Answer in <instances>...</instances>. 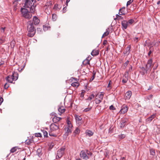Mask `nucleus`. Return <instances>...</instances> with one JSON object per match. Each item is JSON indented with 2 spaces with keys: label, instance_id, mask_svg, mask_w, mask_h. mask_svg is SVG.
<instances>
[{
  "label": "nucleus",
  "instance_id": "1",
  "mask_svg": "<svg viewBox=\"0 0 160 160\" xmlns=\"http://www.w3.org/2000/svg\"><path fill=\"white\" fill-rule=\"evenodd\" d=\"M27 31L28 35L30 37H33L35 33L36 30L33 26V23L31 21H29L27 23Z\"/></svg>",
  "mask_w": 160,
  "mask_h": 160
},
{
  "label": "nucleus",
  "instance_id": "2",
  "mask_svg": "<svg viewBox=\"0 0 160 160\" xmlns=\"http://www.w3.org/2000/svg\"><path fill=\"white\" fill-rule=\"evenodd\" d=\"M18 75L17 73H14L10 76H8L6 78V80L7 82L10 83H12L13 81H16L18 78Z\"/></svg>",
  "mask_w": 160,
  "mask_h": 160
},
{
  "label": "nucleus",
  "instance_id": "3",
  "mask_svg": "<svg viewBox=\"0 0 160 160\" xmlns=\"http://www.w3.org/2000/svg\"><path fill=\"white\" fill-rule=\"evenodd\" d=\"M21 11L22 16L26 18L29 19L32 17V15L27 9L22 8Z\"/></svg>",
  "mask_w": 160,
  "mask_h": 160
},
{
  "label": "nucleus",
  "instance_id": "4",
  "mask_svg": "<svg viewBox=\"0 0 160 160\" xmlns=\"http://www.w3.org/2000/svg\"><path fill=\"white\" fill-rule=\"evenodd\" d=\"M65 149V147L63 146L58 150L56 156V158L57 159L60 158L62 156L64 153Z\"/></svg>",
  "mask_w": 160,
  "mask_h": 160
},
{
  "label": "nucleus",
  "instance_id": "5",
  "mask_svg": "<svg viewBox=\"0 0 160 160\" xmlns=\"http://www.w3.org/2000/svg\"><path fill=\"white\" fill-rule=\"evenodd\" d=\"M50 131L51 132H55L59 129V125L55 123H52L50 126Z\"/></svg>",
  "mask_w": 160,
  "mask_h": 160
},
{
  "label": "nucleus",
  "instance_id": "6",
  "mask_svg": "<svg viewBox=\"0 0 160 160\" xmlns=\"http://www.w3.org/2000/svg\"><path fill=\"white\" fill-rule=\"evenodd\" d=\"M153 65L154 64L152 63V59H149L148 61L147 64L146 65V66L147 68V70L150 72Z\"/></svg>",
  "mask_w": 160,
  "mask_h": 160
},
{
  "label": "nucleus",
  "instance_id": "7",
  "mask_svg": "<svg viewBox=\"0 0 160 160\" xmlns=\"http://www.w3.org/2000/svg\"><path fill=\"white\" fill-rule=\"evenodd\" d=\"M128 110V106L123 105L122 107V108L119 112L120 114H123L126 113Z\"/></svg>",
  "mask_w": 160,
  "mask_h": 160
},
{
  "label": "nucleus",
  "instance_id": "8",
  "mask_svg": "<svg viewBox=\"0 0 160 160\" xmlns=\"http://www.w3.org/2000/svg\"><path fill=\"white\" fill-rule=\"evenodd\" d=\"M80 156L81 158H82L84 159L87 160L89 158V157L86 153V152L83 150L81 151Z\"/></svg>",
  "mask_w": 160,
  "mask_h": 160
},
{
  "label": "nucleus",
  "instance_id": "9",
  "mask_svg": "<svg viewBox=\"0 0 160 160\" xmlns=\"http://www.w3.org/2000/svg\"><path fill=\"white\" fill-rule=\"evenodd\" d=\"M32 5V3L30 0H25V3L23 7L25 8H30Z\"/></svg>",
  "mask_w": 160,
  "mask_h": 160
},
{
  "label": "nucleus",
  "instance_id": "10",
  "mask_svg": "<svg viewBox=\"0 0 160 160\" xmlns=\"http://www.w3.org/2000/svg\"><path fill=\"white\" fill-rule=\"evenodd\" d=\"M128 119L125 118L122 119L120 122V127L121 128H123L126 125V123L128 122Z\"/></svg>",
  "mask_w": 160,
  "mask_h": 160
},
{
  "label": "nucleus",
  "instance_id": "11",
  "mask_svg": "<svg viewBox=\"0 0 160 160\" xmlns=\"http://www.w3.org/2000/svg\"><path fill=\"white\" fill-rule=\"evenodd\" d=\"M122 28L123 29H126L128 26V24L126 20H123L122 22Z\"/></svg>",
  "mask_w": 160,
  "mask_h": 160
},
{
  "label": "nucleus",
  "instance_id": "12",
  "mask_svg": "<svg viewBox=\"0 0 160 160\" xmlns=\"http://www.w3.org/2000/svg\"><path fill=\"white\" fill-rule=\"evenodd\" d=\"M75 118L76 121L78 124H79V125H81L82 124V122L81 121L82 118L80 117L77 115H75Z\"/></svg>",
  "mask_w": 160,
  "mask_h": 160
},
{
  "label": "nucleus",
  "instance_id": "13",
  "mask_svg": "<svg viewBox=\"0 0 160 160\" xmlns=\"http://www.w3.org/2000/svg\"><path fill=\"white\" fill-rule=\"evenodd\" d=\"M141 71H140V72L142 74V75H144L146 73H147L150 72L149 71H148L147 68L146 67V68L145 69V68L143 67H142L141 68Z\"/></svg>",
  "mask_w": 160,
  "mask_h": 160
},
{
  "label": "nucleus",
  "instance_id": "14",
  "mask_svg": "<svg viewBox=\"0 0 160 160\" xmlns=\"http://www.w3.org/2000/svg\"><path fill=\"white\" fill-rule=\"evenodd\" d=\"M103 97V94L102 92L98 93L96 96V98L102 101Z\"/></svg>",
  "mask_w": 160,
  "mask_h": 160
},
{
  "label": "nucleus",
  "instance_id": "15",
  "mask_svg": "<svg viewBox=\"0 0 160 160\" xmlns=\"http://www.w3.org/2000/svg\"><path fill=\"white\" fill-rule=\"evenodd\" d=\"M132 93L131 91H128L125 94V99H129L132 95Z\"/></svg>",
  "mask_w": 160,
  "mask_h": 160
},
{
  "label": "nucleus",
  "instance_id": "16",
  "mask_svg": "<svg viewBox=\"0 0 160 160\" xmlns=\"http://www.w3.org/2000/svg\"><path fill=\"white\" fill-rule=\"evenodd\" d=\"M61 119L62 118H59L56 116H54L52 118V120L54 123H57V122L60 121Z\"/></svg>",
  "mask_w": 160,
  "mask_h": 160
},
{
  "label": "nucleus",
  "instance_id": "17",
  "mask_svg": "<svg viewBox=\"0 0 160 160\" xmlns=\"http://www.w3.org/2000/svg\"><path fill=\"white\" fill-rule=\"evenodd\" d=\"M35 25H37L39 24V20L38 19V18L34 16L33 18V22Z\"/></svg>",
  "mask_w": 160,
  "mask_h": 160
},
{
  "label": "nucleus",
  "instance_id": "18",
  "mask_svg": "<svg viewBox=\"0 0 160 160\" xmlns=\"http://www.w3.org/2000/svg\"><path fill=\"white\" fill-rule=\"evenodd\" d=\"M99 54V51L98 50H93L91 54L93 56H96Z\"/></svg>",
  "mask_w": 160,
  "mask_h": 160
},
{
  "label": "nucleus",
  "instance_id": "19",
  "mask_svg": "<svg viewBox=\"0 0 160 160\" xmlns=\"http://www.w3.org/2000/svg\"><path fill=\"white\" fill-rule=\"evenodd\" d=\"M64 129L66 132V133L67 134V135H68L69 134V133H71L72 132L71 129L70 128H68L67 127H65Z\"/></svg>",
  "mask_w": 160,
  "mask_h": 160
},
{
  "label": "nucleus",
  "instance_id": "20",
  "mask_svg": "<svg viewBox=\"0 0 160 160\" xmlns=\"http://www.w3.org/2000/svg\"><path fill=\"white\" fill-rule=\"evenodd\" d=\"M125 9V8L123 7L122 8H121L119 10V14L120 15H123L125 14V12L124 10Z\"/></svg>",
  "mask_w": 160,
  "mask_h": 160
},
{
  "label": "nucleus",
  "instance_id": "21",
  "mask_svg": "<svg viewBox=\"0 0 160 160\" xmlns=\"http://www.w3.org/2000/svg\"><path fill=\"white\" fill-rule=\"evenodd\" d=\"M155 115L154 114H152L150 117H149L147 119V121L150 122L155 118Z\"/></svg>",
  "mask_w": 160,
  "mask_h": 160
},
{
  "label": "nucleus",
  "instance_id": "22",
  "mask_svg": "<svg viewBox=\"0 0 160 160\" xmlns=\"http://www.w3.org/2000/svg\"><path fill=\"white\" fill-rule=\"evenodd\" d=\"M86 135H88L89 137L93 135V133L92 131L88 130H87L86 131Z\"/></svg>",
  "mask_w": 160,
  "mask_h": 160
},
{
  "label": "nucleus",
  "instance_id": "23",
  "mask_svg": "<svg viewBox=\"0 0 160 160\" xmlns=\"http://www.w3.org/2000/svg\"><path fill=\"white\" fill-rule=\"evenodd\" d=\"M58 111L59 112L62 113L65 112V109L64 107L61 106L58 108Z\"/></svg>",
  "mask_w": 160,
  "mask_h": 160
},
{
  "label": "nucleus",
  "instance_id": "24",
  "mask_svg": "<svg viewBox=\"0 0 160 160\" xmlns=\"http://www.w3.org/2000/svg\"><path fill=\"white\" fill-rule=\"evenodd\" d=\"M29 8L31 12V13H34L35 10V7L33 5H32Z\"/></svg>",
  "mask_w": 160,
  "mask_h": 160
},
{
  "label": "nucleus",
  "instance_id": "25",
  "mask_svg": "<svg viewBox=\"0 0 160 160\" xmlns=\"http://www.w3.org/2000/svg\"><path fill=\"white\" fill-rule=\"evenodd\" d=\"M145 46L148 45V46H150V49H151L152 48V47L154 46L153 45L152 42H150L148 43L147 41H146L144 43Z\"/></svg>",
  "mask_w": 160,
  "mask_h": 160
},
{
  "label": "nucleus",
  "instance_id": "26",
  "mask_svg": "<svg viewBox=\"0 0 160 160\" xmlns=\"http://www.w3.org/2000/svg\"><path fill=\"white\" fill-rule=\"evenodd\" d=\"M83 63L85 65L90 64V60H89V57H88L87 59L85 60L83 62Z\"/></svg>",
  "mask_w": 160,
  "mask_h": 160
},
{
  "label": "nucleus",
  "instance_id": "27",
  "mask_svg": "<svg viewBox=\"0 0 160 160\" xmlns=\"http://www.w3.org/2000/svg\"><path fill=\"white\" fill-rule=\"evenodd\" d=\"M33 140L32 139H27L25 142L26 144H27L28 145H29L30 144L32 143V142H33Z\"/></svg>",
  "mask_w": 160,
  "mask_h": 160
},
{
  "label": "nucleus",
  "instance_id": "28",
  "mask_svg": "<svg viewBox=\"0 0 160 160\" xmlns=\"http://www.w3.org/2000/svg\"><path fill=\"white\" fill-rule=\"evenodd\" d=\"M79 84L78 82H72L71 84V85L73 87H78L79 85Z\"/></svg>",
  "mask_w": 160,
  "mask_h": 160
},
{
  "label": "nucleus",
  "instance_id": "29",
  "mask_svg": "<svg viewBox=\"0 0 160 160\" xmlns=\"http://www.w3.org/2000/svg\"><path fill=\"white\" fill-rule=\"evenodd\" d=\"M109 31L107 29L106 32H105L103 34L102 38L108 36L109 34Z\"/></svg>",
  "mask_w": 160,
  "mask_h": 160
},
{
  "label": "nucleus",
  "instance_id": "30",
  "mask_svg": "<svg viewBox=\"0 0 160 160\" xmlns=\"http://www.w3.org/2000/svg\"><path fill=\"white\" fill-rule=\"evenodd\" d=\"M130 48L129 47H127L126 48L124 53L128 55L130 52Z\"/></svg>",
  "mask_w": 160,
  "mask_h": 160
},
{
  "label": "nucleus",
  "instance_id": "31",
  "mask_svg": "<svg viewBox=\"0 0 160 160\" xmlns=\"http://www.w3.org/2000/svg\"><path fill=\"white\" fill-rule=\"evenodd\" d=\"M18 148L17 147H15L12 148L10 150L11 152L13 153L16 152Z\"/></svg>",
  "mask_w": 160,
  "mask_h": 160
},
{
  "label": "nucleus",
  "instance_id": "32",
  "mask_svg": "<svg viewBox=\"0 0 160 160\" xmlns=\"http://www.w3.org/2000/svg\"><path fill=\"white\" fill-rule=\"evenodd\" d=\"M96 74V72H93V75L90 80V82L92 81L94 79L95 77Z\"/></svg>",
  "mask_w": 160,
  "mask_h": 160
},
{
  "label": "nucleus",
  "instance_id": "33",
  "mask_svg": "<svg viewBox=\"0 0 160 160\" xmlns=\"http://www.w3.org/2000/svg\"><path fill=\"white\" fill-rule=\"evenodd\" d=\"M80 131V129L78 128H77L74 132L75 135L78 134L79 133Z\"/></svg>",
  "mask_w": 160,
  "mask_h": 160
},
{
  "label": "nucleus",
  "instance_id": "34",
  "mask_svg": "<svg viewBox=\"0 0 160 160\" xmlns=\"http://www.w3.org/2000/svg\"><path fill=\"white\" fill-rule=\"evenodd\" d=\"M134 22V21L132 19H130L129 20H128V21H127V22L128 24V26H129L130 25H131Z\"/></svg>",
  "mask_w": 160,
  "mask_h": 160
},
{
  "label": "nucleus",
  "instance_id": "35",
  "mask_svg": "<svg viewBox=\"0 0 160 160\" xmlns=\"http://www.w3.org/2000/svg\"><path fill=\"white\" fill-rule=\"evenodd\" d=\"M52 19L53 21H55L57 18V15L55 14H52Z\"/></svg>",
  "mask_w": 160,
  "mask_h": 160
},
{
  "label": "nucleus",
  "instance_id": "36",
  "mask_svg": "<svg viewBox=\"0 0 160 160\" xmlns=\"http://www.w3.org/2000/svg\"><path fill=\"white\" fill-rule=\"evenodd\" d=\"M42 132L43 133V134L44 136V137H47L48 135V132L47 131H46L44 130H43Z\"/></svg>",
  "mask_w": 160,
  "mask_h": 160
},
{
  "label": "nucleus",
  "instance_id": "37",
  "mask_svg": "<svg viewBox=\"0 0 160 160\" xmlns=\"http://www.w3.org/2000/svg\"><path fill=\"white\" fill-rule=\"evenodd\" d=\"M53 132H51L50 131L49 132V135L50 136L55 137L56 136V134Z\"/></svg>",
  "mask_w": 160,
  "mask_h": 160
},
{
  "label": "nucleus",
  "instance_id": "38",
  "mask_svg": "<svg viewBox=\"0 0 160 160\" xmlns=\"http://www.w3.org/2000/svg\"><path fill=\"white\" fill-rule=\"evenodd\" d=\"M102 101L98 99H97L96 98L95 99V102L97 104H99Z\"/></svg>",
  "mask_w": 160,
  "mask_h": 160
},
{
  "label": "nucleus",
  "instance_id": "39",
  "mask_svg": "<svg viewBox=\"0 0 160 160\" xmlns=\"http://www.w3.org/2000/svg\"><path fill=\"white\" fill-rule=\"evenodd\" d=\"M116 18L120 20V19H122L123 18V17L118 14H117L116 15V18L115 19V20H116Z\"/></svg>",
  "mask_w": 160,
  "mask_h": 160
},
{
  "label": "nucleus",
  "instance_id": "40",
  "mask_svg": "<svg viewBox=\"0 0 160 160\" xmlns=\"http://www.w3.org/2000/svg\"><path fill=\"white\" fill-rule=\"evenodd\" d=\"M150 152L151 155L154 156L155 155V152L154 150L151 149L150 150Z\"/></svg>",
  "mask_w": 160,
  "mask_h": 160
},
{
  "label": "nucleus",
  "instance_id": "41",
  "mask_svg": "<svg viewBox=\"0 0 160 160\" xmlns=\"http://www.w3.org/2000/svg\"><path fill=\"white\" fill-rule=\"evenodd\" d=\"M5 40L3 37L2 38L0 39V43L2 44L3 43L5 42Z\"/></svg>",
  "mask_w": 160,
  "mask_h": 160
},
{
  "label": "nucleus",
  "instance_id": "42",
  "mask_svg": "<svg viewBox=\"0 0 160 160\" xmlns=\"http://www.w3.org/2000/svg\"><path fill=\"white\" fill-rule=\"evenodd\" d=\"M128 72H125L123 76V78H124L128 79Z\"/></svg>",
  "mask_w": 160,
  "mask_h": 160
},
{
  "label": "nucleus",
  "instance_id": "43",
  "mask_svg": "<svg viewBox=\"0 0 160 160\" xmlns=\"http://www.w3.org/2000/svg\"><path fill=\"white\" fill-rule=\"evenodd\" d=\"M94 98V95L93 94H92L90 95L88 98V99L91 100Z\"/></svg>",
  "mask_w": 160,
  "mask_h": 160
},
{
  "label": "nucleus",
  "instance_id": "44",
  "mask_svg": "<svg viewBox=\"0 0 160 160\" xmlns=\"http://www.w3.org/2000/svg\"><path fill=\"white\" fill-rule=\"evenodd\" d=\"M133 1V0H130L128 1L127 3V6H128V5H130Z\"/></svg>",
  "mask_w": 160,
  "mask_h": 160
},
{
  "label": "nucleus",
  "instance_id": "45",
  "mask_svg": "<svg viewBox=\"0 0 160 160\" xmlns=\"http://www.w3.org/2000/svg\"><path fill=\"white\" fill-rule=\"evenodd\" d=\"M56 7L58 9H60L61 8V7H60L59 5L55 4L54 5V7L53 8L54 9L56 8Z\"/></svg>",
  "mask_w": 160,
  "mask_h": 160
},
{
  "label": "nucleus",
  "instance_id": "46",
  "mask_svg": "<svg viewBox=\"0 0 160 160\" xmlns=\"http://www.w3.org/2000/svg\"><path fill=\"white\" fill-rule=\"evenodd\" d=\"M86 153L88 155V156H91L92 154V153H91V152L89 151L88 150H86Z\"/></svg>",
  "mask_w": 160,
  "mask_h": 160
},
{
  "label": "nucleus",
  "instance_id": "47",
  "mask_svg": "<svg viewBox=\"0 0 160 160\" xmlns=\"http://www.w3.org/2000/svg\"><path fill=\"white\" fill-rule=\"evenodd\" d=\"M125 137V135L124 134H121L119 136V137L121 139L124 138Z\"/></svg>",
  "mask_w": 160,
  "mask_h": 160
},
{
  "label": "nucleus",
  "instance_id": "48",
  "mask_svg": "<svg viewBox=\"0 0 160 160\" xmlns=\"http://www.w3.org/2000/svg\"><path fill=\"white\" fill-rule=\"evenodd\" d=\"M9 87V85L7 83H6L4 85V88L5 89H7Z\"/></svg>",
  "mask_w": 160,
  "mask_h": 160
},
{
  "label": "nucleus",
  "instance_id": "49",
  "mask_svg": "<svg viewBox=\"0 0 160 160\" xmlns=\"http://www.w3.org/2000/svg\"><path fill=\"white\" fill-rule=\"evenodd\" d=\"M91 109V108H87L85 109H84L83 110L84 112H88L89 111H90V110Z\"/></svg>",
  "mask_w": 160,
  "mask_h": 160
},
{
  "label": "nucleus",
  "instance_id": "50",
  "mask_svg": "<svg viewBox=\"0 0 160 160\" xmlns=\"http://www.w3.org/2000/svg\"><path fill=\"white\" fill-rule=\"evenodd\" d=\"M127 81L128 79L123 78L122 81V82L123 83H126L127 82Z\"/></svg>",
  "mask_w": 160,
  "mask_h": 160
},
{
  "label": "nucleus",
  "instance_id": "51",
  "mask_svg": "<svg viewBox=\"0 0 160 160\" xmlns=\"http://www.w3.org/2000/svg\"><path fill=\"white\" fill-rule=\"evenodd\" d=\"M150 50L149 52L148 53V55L150 56L152 52L153 51V49L151 48V49H150Z\"/></svg>",
  "mask_w": 160,
  "mask_h": 160
},
{
  "label": "nucleus",
  "instance_id": "52",
  "mask_svg": "<svg viewBox=\"0 0 160 160\" xmlns=\"http://www.w3.org/2000/svg\"><path fill=\"white\" fill-rule=\"evenodd\" d=\"M128 63H129V61L128 60L124 64V66L125 67H126L127 66L128 64Z\"/></svg>",
  "mask_w": 160,
  "mask_h": 160
},
{
  "label": "nucleus",
  "instance_id": "53",
  "mask_svg": "<svg viewBox=\"0 0 160 160\" xmlns=\"http://www.w3.org/2000/svg\"><path fill=\"white\" fill-rule=\"evenodd\" d=\"M109 109L111 110H115V108L114 107V106L112 105H111L110 107H109Z\"/></svg>",
  "mask_w": 160,
  "mask_h": 160
},
{
  "label": "nucleus",
  "instance_id": "54",
  "mask_svg": "<svg viewBox=\"0 0 160 160\" xmlns=\"http://www.w3.org/2000/svg\"><path fill=\"white\" fill-rule=\"evenodd\" d=\"M66 127H67L68 128H70L71 129H72V125L71 124H69V125H68Z\"/></svg>",
  "mask_w": 160,
  "mask_h": 160
},
{
  "label": "nucleus",
  "instance_id": "55",
  "mask_svg": "<svg viewBox=\"0 0 160 160\" xmlns=\"http://www.w3.org/2000/svg\"><path fill=\"white\" fill-rule=\"evenodd\" d=\"M139 39V38L138 37H135L134 38V40L135 41H136V42H137L138 41Z\"/></svg>",
  "mask_w": 160,
  "mask_h": 160
},
{
  "label": "nucleus",
  "instance_id": "56",
  "mask_svg": "<svg viewBox=\"0 0 160 160\" xmlns=\"http://www.w3.org/2000/svg\"><path fill=\"white\" fill-rule=\"evenodd\" d=\"M5 29V27H2L1 28V32H4Z\"/></svg>",
  "mask_w": 160,
  "mask_h": 160
},
{
  "label": "nucleus",
  "instance_id": "57",
  "mask_svg": "<svg viewBox=\"0 0 160 160\" xmlns=\"http://www.w3.org/2000/svg\"><path fill=\"white\" fill-rule=\"evenodd\" d=\"M66 9H67V8L66 7H64L63 8V10H62V12L63 13H65L66 12Z\"/></svg>",
  "mask_w": 160,
  "mask_h": 160
},
{
  "label": "nucleus",
  "instance_id": "58",
  "mask_svg": "<svg viewBox=\"0 0 160 160\" xmlns=\"http://www.w3.org/2000/svg\"><path fill=\"white\" fill-rule=\"evenodd\" d=\"M107 42L106 40H104L103 42V45L104 46L106 45L107 44Z\"/></svg>",
  "mask_w": 160,
  "mask_h": 160
},
{
  "label": "nucleus",
  "instance_id": "59",
  "mask_svg": "<svg viewBox=\"0 0 160 160\" xmlns=\"http://www.w3.org/2000/svg\"><path fill=\"white\" fill-rule=\"evenodd\" d=\"M3 100L2 98L1 97L0 98V105L2 104V102H3Z\"/></svg>",
  "mask_w": 160,
  "mask_h": 160
},
{
  "label": "nucleus",
  "instance_id": "60",
  "mask_svg": "<svg viewBox=\"0 0 160 160\" xmlns=\"http://www.w3.org/2000/svg\"><path fill=\"white\" fill-rule=\"evenodd\" d=\"M41 135V133H36L35 134V136L36 137H40Z\"/></svg>",
  "mask_w": 160,
  "mask_h": 160
},
{
  "label": "nucleus",
  "instance_id": "61",
  "mask_svg": "<svg viewBox=\"0 0 160 160\" xmlns=\"http://www.w3.org/2000/svg\"><path fill=\"white\" fill-rule=\"evenodd\" d=\"M160 42H156L153 45H156L157 46H158Z\"/></svg>",
  "mask_w": 160,
  "mask_h": 160
},
{
  "label": "nucleus",
  "instance_id": "62",
  "mask_svg": "<svg viewBox=\"0 0 160 160\" xmlns=\"http://www.w3.org/2000/svg\"><path fill=\"white\" fill-rule=\"evenodd\" d=\"M71 122L70 121H67V124H68V125H69V124H71Z\"/></svg>",
  "mask_w": 160,
  "mask_h": 160
},
{
  "label": "nucleus",
  "instance_id": "63",
  "mask_svg": "<svg viewBox=\"0 0 160 160\" xmlns=\"http://www.w3.org/2000/svg\"><path fill=\"white\" fill-rule=\"evenodd\" d=\"M120 160H125V158L124 157L121 158Z\"/></svg>",
  "mask_w": 160,
  "mask_h": 160
},
{
  "label": "nucleus",
  "instance_id": "64",
  "mask_svg": "<svg viewBox=\"0 0 160 160\" xmlns=\"http://www.w3.org/2000/svg\"><path fill=\"white\" fill-rule=\"evenodd\" d=\"M157 3L160 7V1H158Z\"/></svg>",
  "mask_w": 160,
  "mask_h": 160
}]
</instances>
